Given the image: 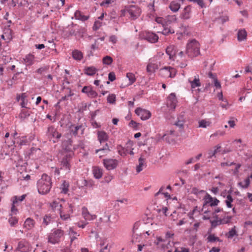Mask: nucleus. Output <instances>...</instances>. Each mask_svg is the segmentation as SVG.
Masks as SVG:
<instances>
[{
  "label": "nucleus",
  "instance_id": "nucleus-1",
  "mask_svg": "<svg viewBox=\"0 0 252 252\" xmlns=\"http://www.w3.org/2000/svg\"><path fill=\"white\" fill-rule=\"evenodd\" d=\"M38 191L40 194H45L49 192L51 188V179L46 174L42 175L37 183Z\"/></svg>",
  "mask_w": 252,
  "mask_h": 252
},
{
  "label": "nucleus",
  "instance_id": "nucleus-2",
  "mask_svg": "<svg viewBox=\"0 0 252 252\" xmlns=\"http://www.w3.org/2000/svg\"><path fill=\"white\" fill-rule=\"evenodd\" d=\"M186 54L189 57L193 58L200 54V44L195 39H192L187 45Z\"/></svg>",
  "mask_w": 252,
  "mask_h": 252
},
{
  "label": "nucleus",
  "instance_id": "nucleus-3",
  "mask_svg": "<svg viewBox=\"0 0 252 252\" xmlns=\"http://www.w3.org/2000/svg\"><path fill=\"white\" fill-rule=\"evenodd\" d=\"M64 232L61 229H57L53 230L48 238V241L52 244L59 243L61 238L63 236Z\"/></svg>",
  "mask_w": 252,
  "mask_h": 252
},
{
  "label": "nucleus",
  "instance_id": "nucleus-4",
  "mask_svg": "<svg viewBox=\"0 0 252 252\" xmlns=\"http://www.w3.org/2000/svg\"><path fill=\"white\" fill-rule=\"evenodd\" d=\"M127 12L130 16V18L132 20L137 19L141 14L140 8L136 5H131L126 6Z\"/></svg>",
  "mask_w": 252,
  "mask_h": 252
},
{
  "label": "nucleus",
  "instance_id": "nucleus-5",
  "mask_svg": "<svg viewBox=\"0 0 252 252\" xmlns=\"http://www.w3.org/2000/svg\"><path fill=\"white\" fill-rule=\"evenodd\" d=\"M71 159L70 155H67L62 159L61 164V169L64 170L66 173L70 171V161Z\"/></svg>",
  "mask_w": 252,
  "mask_h": 252
},
{
  "label": "nucleus",
  "instance_id": "nucleus-6",
  "mask_svg": "<svg viewBox=\"0 0 252 252\" xmlns=\"http://www.w3.org/2000/svg\"><path fill=\"white\" fill-rule=\"evenodd\" d=\"M135 112L137 116L140 117L142 120H148L151 117V113L149 111L141 108H137Z\"/></svg>",
  "mask_w": 252,
  "mask_h": 252
},
{
  "label": "nucleus",
  "instance_id": "nucleus-7",
  "mask_svg": "<svg viewBox=\"0 0 252 252\" xmlns=\"http://www.w3.org/2000/svg\"><path fill=\"white\" fill-rule=\"evenodd\" d=\"M103 161L104 166L108 170L115 169L118 164V160L116 159L107 158L104 159Z\"/></svg>",
  "mask_w": 252,
  "mask_h": 252
},
{
  "label": "nucleus",
  "instance_id": "nucleus-8",
  "mask_svg": "<svg viewBox=\"0 0 252 252\" xmlns=\"http://www.w3.org/2000/svg\"><path fill=\"white\" fill-rule=\"evenodd\" d=\"M47 135L50 138H56L59 139L61 138L62 134L59 133L53 126H50L48 128Z\"/></svg>",
  "mask_w": 252,
  "mask_h": 252
},
{
  "label": "nucleus",
  "instance_id": "nucleus-9",
  "mask_svg": "<svg viewBox=\"0 0 252 252\" xmlns=\"http://www.w3.org/2000/svg\"><path fill=\"white\" fill-rule=\"evenodd\" d=\"M82 92L86 94L88 96L91 98L96 97L97 95V93L91 86H84L82 89Z\"/></svg>",
  "mask_w": 252,
  "mask_h": 252
},
{
  "label": "nucleus",
  "instance_id": "nucleus-10",
  "mask_svg": "<svg viewBox=\"0 0 252 252\" xmlns=\"http://www.w3.org/2000/svg\"><path fill=\"white\" fill-rule=\"evenodd\" d=\"M144 38L150 42L156 43L158 41V37L155 33L148 32L144 35Z\"/></svg>",
  "mask_w": 252,
  "mask_h": 252
},
{
  "label": "nucleus",
  "instance_id": "nucleus-11",
  "mask_svg": "<svg viewBox=\"0 0 252 252\" xmlns=\"http://www.w3.org/2000/svg\"><path fill=\"white\" fill-rule=\"evenodd\" d=\"M17 250L21 252H28L29 251V247L26 241H21L19 242Z\"/></svg>",
  "mask_w": 252,
  "mask_h": 252
},
{
  "label": "nucleus",
  "instance_id": "nucleus-12",
  "mask_svg": "<svg viewBox=\"0 0 252 252\" xmlns=\"http://www.w3.org/2000/svg\"><path fill=\"white\" fill-rule=\"evenodd\" d=\"M161 73L164 74L170 77H173L175 73L173 75V73L175 72V69L171 67H165L160 70Z\"/></svg>",
  "mask_w": 252,
  "mask_h": 252
},
{
  "label": "nucleus",
  "instance_id": "nucleus-13",
  "mask_svg": "<svg viewBox=\"0 0 252 252\" xmlns=\"http://www.w3.org/2000/svg\"><path fill=\"white\" fill-rule=\"evenodd\" d=\"M82 213L84 218L86 220H91L94 219L96 218L95 215H91L88 211L87 208L83 207L82 209Z\"/></svg>",
  "mask_w": 252,
  "mask_h": 252
},
{
  "label": "nucleus",
  "instance_id": "nucleus-14",
  "mask_svg": "<svg viewBox=\"0 0 252 252\" xmlns=\"http://www.w3.org/2000/svg\"><path fill=\"white\" fill-rule=\"evenodd\" d=\"M108 226L111 227V223H116L118 220L119 217L117 213H113L107 216Z\"/></svg>",
  "mask_w": 252,
  "mask_h": 252
},
{
  "label": "nucleus",
  "instance_id": "nucleus-15",
  "mask_svg": "<svg viewBox=\"0 0 252 252\" xmlns=\"http://www.w3.org/2000/svg\"><path fill=\"white\" fill-rule=\"evenodd\" d=\"M138 163L139 164L138 165H137L136 168V172L137 173H139L140 172H141L143 170V167L146 166L145 159L143 158L142 156H141L139 158Z\"/></svg>",
  "mask_w": 252,
  "mask_h": 252
},
{
  "label": "nucleus",
  "instance_id": "nucleus-16",
  "mask_svg": "<svg viewBox=\"0 0 252 252\" xmlns=\"http://www.w3.org/2000/svg\"><path fill=\"white\" fill-rule=\"evenodd\" d=\"M93 173L96 179H100L103 175V170L98 166H94L93 168Z\"/></svg>",
  "mask_w": 252,
  "mask_h": 252
},
{
  "label": "nucleus",
  "instance_id": "nucleus-17",
  "mask_svg": "<svg viewBox=\"0 0 252 252\" xmlns=\"http://www.w3.org/2000/svg\"><path fill=\"white\" fill-rule=\"evenodd\" d=\"M98 140L100 143L106 142L108 139L107 133L104 131H98L97 132Z\"/></svg>",
  "mask_w": 252,
  "mask_h": 252
},
{
  "label": "nucleus",
  "instance_id": "nucleus-18",
  "mask_svg": "<svg viewBox=\"0 0 252 252\" xmlns=\"http://www.w3.org/2000/svg\"><path fill=\"white\" fill-rule=\"evenodd\" d=\"M74 17L76 19L81 20L82 21H85L87 20L90 17L89 15L86 16L83 15L82 13L79 10H77L75 11L74 13Z\"/></svg>",
  "mask_w": 252,
  "mask_h": 252
},
{
  "label": "nucleus",
  "instance_id": "nucleus-19",
  "mask_svg": "<svg viewBox=\"0 0 252 252\" xmlns=\"http://www.w3.org/2000/svg\"><path fill=\"white\" fill-rule=\"evenodd\" d=\"M191 12V7L188 5L185 7L184 11L182 14V18L184 19L187 20L190 18V14Z\"/></svg>",
  "mask_w": 252,
  "mask_h": 252
},
{
  "label": "nucleus",
  "instance_id": "nucleus-20",
  "mask_svg": "<svg viewBox=\"0 0 252 252\" xmlns=\"http://www.w3.org/2000/svg\"><path fill=\"white\" fill-rule=\"evenodd\" d=\"M34 221L33 220L29 218L25 220L24 227L28 230H30L34 227Z\"/></svg>",
  "mask_w": 252,
  "mask_h": 252
},
{
  "label": "nucleus",
  "instance_id": "nucleus-21",
  "mask_svg": "<svg viewBox=\"0 0 252 252\" xmlns=\"http://www.w3.org/2000/svg\"><path fill=\"white\" fill-rule=\"evenodd\" d=\"M181 4L177 1H171L169 6L170 10L174 12H177L179 10Z\"/></svg>",
  "mask_w": 252,
  "mask_h": 252
},
{
  "label": "nucleus",
  "instance_id": "nucleus-22",
  "mask_svg": "<svg viewBox=\"0 0 252 252\" xmlns=\"http://www.w3.org/2000/svg\"><path fill=\"white\" fill-rule=\"evenodd\" d=\"M247 32L245 29L240 30L237 33V39L239 41H242L246 39Z\"/></svg>",
  "mask_w": 252,
  "mask_h": 252
},
{
  "label": "nucleus",
  "instance_id": "nucleus-23",
  "mask_svg": "<svg viewBox=\"0 0 252 252\" xmlns=\"http://www.w3.org/2000/svg\"><path fill=\"white\" fill-rule=\"evenodd\" d=\"M97 69L94 66L87 67L84 69L85 74L89 76H93L94 75Z\"/></svg>",
  "mask_w": 252,
  "mask_h": 252
},
{
  "label": "nucleus",
  "instance_id": "nucleus-24",
  "mask_svg": "<svg viewBox=\"0 0 252 252\" xmlns=\"http://www.w3.org/2000/svg\"><path fill=\"white\" fill-rule=\"evenodd\" d=\"M84 129H85V128L83 126L79 125V126H75L74 129L72 128L71 131L72 133L74 136H76L78 134V131L79 130L81 131V134H83L84 133Z\"/></svg>",
  "mask_w": 252,
  "mask_h": 252
},
{
  "label": "nucleus",
  "instance_id": "nucleus-25",
  "mask_svg": "<svg viewBox=\"0 0 252 252\" xmlns=\"http://www.w3.org/2000/svg\"><path fill=\"white\" fill-rule=\"evenodd\" d=\"M73 58L75 60L80 61L83 58L82 53L77 50H75L72 52Z\"/></svg>",
  "mask_w": 252,
  "mask_h": 252
},
{
  "label": "nucleus",
  "instance_id": "nucleus-26",
  "mask_svg": "<svg viewBox=\"0 0 252 252\" xmlns=\"http://www.w3.org/2000/svg\"><path fill=\"white\" fill-rule=\"evenodd\" d=\"M189 82L192 88H195L196 87H199L201 86L198 75L195 76L193 80H189Z\"/></svg>",
  "mask_w": 252,
  "mask_h": 252
},
{
  "label": "nucleus",
  "instance_id": "nucleus-27",
  "mask_svg": "<svg viewBox=\"0 0 252 252\" xmlns=\"http://www.w3.org/2000/svg\"><path fill=\"white\" fill-rule=\"evenodd\" d=\"M166 53L169 56V58L172 59L175 56L176 54L174 46H170L167 47L166 49Z\"/></svg>",
  "mask_w": 252,
  "mask_h": 252
},
{
  "label": "nucleus",
  "instance_id": "nucleus-28",
  "mask_svg": "<svg viewBox=\"0 0 252 252\" xmlns=\"http://www.w3.org/2000/svg\"><path fill=\"white\" fill-rule=\"evenodd\" d=\"M34 56L32 54H28L24 59V61L27 65H31L33 63Z\"/></svg>",
  "mask_w": 252,
  "mask_h": 252
},
{
  "label": "nucleus",
  "instance_id": "nucleus-29",
  "mask_svg": "<svg viewBox=\"0 0 252 252\" xmlns=\"http://www.w3.org/2000/svg\"><path fill=\"white\" fill-rule=\"evenodd\" d=\"M111 150L109 149L108 144L106 143L102 148L96 150L95 153L97 154L99 152H104V154H107Z\"/></svg>",
  "mask_w": 252,
  "mask_h": 252
},
{
  "label": "nucleus",
  "instance_id": "nucleus-30",
  "mask_svg": "<svg viewBox=\"0 0 252 252\" xmlns=\"http://www.w3.org/2000/svg\"><path fill=\"white\" fill-rule=\"evenodd\" d=\"M236 227L234 226L229 232L226 233L225 236L228 238H232L234 236L237 235V232L235 229Z\"/></svg>",
  "mask_w": 252,
  "mask_h": 252
},
{
  "label": "nucleus",
  "instance_id": "nucleus-31",
  "mask_svg": "<svg viewBox=\"0 0 252 252\" xmlns=\"http://www.w3.org/2000/svg\"><path fill=\"white\" fill-rule=\"evenodd\" d=\"M232 219L231 216H226L225 215L220 220V224H226L230 222Z\"/></svg>",
  "mask_w": 252,
  "mask_h": 252
},
{
  "label": "nucleus",
  "instance_id": "nucleus-32",
  "mask_svg": "<svg viewBox=\"0 0 252 252\" xmlns=\"http://www.w3.org/2000/svg\"><path fill=\"white\" fill-rule=\"evenodd\" d=\"M69 234L71 237V243H72L74 240L77 239V236H79V234H78L77 232L74 231L72 228H69Z\"/></svg>",
  "mask_w": 252,
  "mask_h": 252
},
{
  "label": "nucleus",
  "instance_id": "nucleus-33",
  "mask_svg": "<svg viewBox=\"0 0 252 252\" xmlns=\"http://www.w3.org/2000/svg\"><path fill=\"white\" fill-rule=\"evenodd\" d=\"M204 204L203 206H204L206 205L211 204L213 200V198L209 195L208 193H206V195L204 196Z\"/></svg>",
  "mask_w": 252,
  "mask_h": 252
},
{
  "label": "nucleus",
  "instance_id": "nucleus-34",
  "mask_svg": "<svg viewBox=\"0 0 252 252\" xmlns=\"http://www.w3.org/2000/svg\"><path fill=\"white\" fill-rule=\"evenodd\" d=\"M233 199L230 194H228L226 196V200L225 201L226 206L228 208H231L232 205L231 203L233 202Z\"/></svg>",
  "mask_w": 252,
  "mask_h": 252
},
{
  "label": "nucleus",
  "instance_id": "nucleus-35",
  "mask_svg": "<svg viewBox=\"0 0 252 252\" xmlns=\"http://www.w3.org/2000/svg\"><path fill=\"white\" fill-rule=\"evenodd\" d=\"M210 123L209 121H207L205 120H201L199 122V127L206 128L209 126Z\"/></svg>",
  "mask_w": 252,
  "mask_h": 252
},
{
  "label": "nucleus",
  "instance_id": "nucleus-36",
  "mask_svg": "<svg viewBox=\"0 0 252 252\" xmlns=\"http://www.w3.org/2000/svg\"><path fill=\"white\" fill-rule=\"evenodd\" d=\"M126 77L128 78L129 81V85H131L136 80L134 74L132 73H130V72L127 73L126 74Z\"/></svg>",
  "mask_w": 252,
  "mask_h": 252
},
{
  "label": "nucleus",
  "instance_id": "nucleus-37",
  "mask_svg": "<svg viewBox=\"0 0 252 252\" xmlns=\"http://www.w3.org/2000/svg\"><path fill=\"white\" fill-rule=\"evenodd\" d=\"M113 62L112 58L108 56L104 57L103 59V63L105 64L110 65Z\"/></svg>",
  "mask_w": 252,
  "mask_h": 252
},
{
  "label": "nucleus",
  "instance_id": "nucleus-38",
  "mask_svg": "<svg viewBox=\"0 0 252 252\" xmlns=\"http://www.w3.org/2000/svg\"><path fill=\"white\" fill-rule=\"evenodd\" d=\"M107 102L111 104H114L116 101V95L114 94H109L107 98Z\"/></svg>",
  "mask_w": 252,
  "mask_h": 252
},
{
  "label": "nucleus",
  "instance_id": "nucleus-39",
  "mask_svg": "<svg viewBox=\"0 0 252 252\" xmlns=\"http://www.w3.org/2000/svg\"><path fill=\"white\" fill-rule=\"evenodd\" d=\"M68 184L65 181H63V183L62 185V192L63 193H66L68 190Z\"/></svg>",
  "mask_w": 252,
  "mask_h": 252
},
{
  "label": "nucleus",
  "instance_id": "nucleus-40",
  "mask_svg": "<svg viewBox=\"0 0 252 252\" xmlns=\"http://www.w3.org/2000/svg\"><path fill=\"white\" fill-rule=\"evenodd\" d=\"M100 246L102 248L99 252H110V247H108V244H107L106 245H105L104 243H101Z\"/></svg>",
  "mask_w": 252,
  "mask_h": 252
},
{
  "label": "nucleus",
  "instance_id": "nucleus-41",
  "mask_svg": "<svg viewBox=\"0 0 252 252\" xmlns=\"http://www.w3.org/2000/svg\"><path fill=\"white\" fill-rule=\"evenodd\" d=\"M208 241L209 242H214L215 241H220L219 237H216L214 235H209L207 238Z\"/></svg>",
  "mask_w": 252,
  "mask_h": 252
},
{
  "label": "nucleus",
  "instance_id": "nucleus-42",
  "mask_svg": "<svg viewBox=\"0 0 252 252\" xmlns=\"http://www.w3.org/2000/svg\"><path fill=\"white\" fill-rule=\"evenodd\" d=\"M51 220V216L48 215H46L43 218V224L45 225H48Z\"/></svg>",
  "mask_w": 252,
  "mask_h": 252
},
{
  "label": "nucleus",
  "instance_id": "nucleus-43",
  "mask_svg": "<svg viewBox=\"0 0 252 252\" xmlns=\"http://www.w3.org/2000/svg\"><path fill=\"white\" fill-rule=\"evenodd\" d=\"M8 222L11 226H13L17 223L18 219L16 217H11L9 219Z\"/></svg>",
  "mask_w": 252,
  "mask_h": 252
},
{
  "label": "nucleus",
  "instance_id": "nucleus-44",
  "mask_svg": "<svg viewBox=\"0 0 252 252\" xmlns=\"http://www.w3.org/2000/svg\"><path fill=\"white\" fill-rule=\"evenodd\" d=\"M245 185H243L242 182H239L238 183V185L241 187L242 188L246 189L248 188L250 184V180L249 177L245 180Z\"/></svg>",
  "mask_w": 252,
  "mask_h": 252
},
{
  "label": "nucleus",
  "instance_id": "nucleus-45",
  "mask_svg": "<svg viewBox=\"0 0 252 252\" xmlns=\"http://www.w3.org/2000/svg\"><path fill=\"white\" fill-rule=\"evenodd\" d=\"M177 101H172L167 100V107L171 109H174L176 107Z\"/></svg>",
  "mask_w": 252,
  "mask_h": 252
},
{
  "label": "nucleus",
  "instance_id": "nucleus-46",
  "mask_svg": "<svg viewBox=\"0 0 252 252\" xmlns=\"http://www.w3.org/2000/svg\"><path fill=\"white\" fill-rule=\"evenodd\" d=\"M174 30L173 29H171L170 28H164L162 32V33L163 34V35H167L169 33H174Z\"/></svg>",
  "mask_w": 252,
  "mask_h": 252
},
{
  "label": "nucleus",
  "instance_id": "nucleus-47",
  "mask_svg": "<svg viewBox=\"0 0 252 252\" xmlns=\"http://www.w3.org/2000/svg\"><path fill=\"white\" fill-rule=\"evenodd\" d=\"M174 125L178 126L180 130H182L184 127V122L182 120H178L174 123Z\"/></svg>",
  "mask_w": 252,
  "mask_h": 252
},
{
  "label": "nucleus",
  "instance_id": "nucleus-48",
  "mask_svg": "<svg viewBox=\"0 0 252 252\" xmlns=\"http://www.w3.org/2000/svg\"><path fill=\"white\" fill-rule=\"evenodd\" d=\"M118 152L121 156H125L126 155L127 150H125L123 147L119 146L118 147Z\"/></svg>",
  "mask_w": 252,
  "mask_h": 252
},
{
  "label": "nucleus",
  "instance_id": "nucleus-49",
  "mask_svg": "<svg viewBox=\"0 0 252 252\" xmlns=\"http://www.w3.org/2000/svg\"><path fill=\"white\" fill-rule=\"evenodd\" d=\"M218 20L220 21V23L221 24H224L225 22L228 21L229 20V18L227 16H222L218 18Z\"/></svg>",
  "mask_w": 252,
  "mask_h": 252
},
{
  "label": "nucleus",
  "instance_id": "nucleus-50",
  "mask_svg": "<svg viewBox=\"0 0 252 252\" xmlns=\"http://www.w3.org/2000/svg\"><path fill=\"white\" fill-rule=\"evenodd\" d=\"M139 124L136 123V122L134 121L133 120H131L130 122L129 123V126L130 127H132L133 128L136 129H137L138 126H139Z\"/></svg>",
  "mask_w": 252,
  "mask_h": 252
},
{
  "label": "nucleus",
  "instance_id": "nucleus-51",
  "mask_svg": "<svg viewBox=\"0 0 252 252\" xmlns=\"http://www.w3.org/2000/svg\"><path fill=\"white\" fill-rule=\"evenodd\" d=\"M101 26V23L99 21H96L93 26V29L94 31H97Z\"/></svg>",
  "mask_w": 252,
  "mask_h": 252
},
{
  "label": "nucleus",
  "instance_id": "nucleus-52",
  "mask_svg": "<svg viewBox=\"0 0 252 252\" xmlns=\"http://www.w3.org/2000/svg\"><path fill=\"white\" fill-rule=\"evenodd\" d=\"M15 199H16L15 200L13 201V203L11 209V211L14 214H16V212L17 211V209L15 208L14 205L15 203L18 202V200H17V197H15Z\"/></svg>",
  "mask_w": 252,
  "mask_h": 252
},
{
  "label": "nucleus",
  "instance_id": "nucleus-53",
  "mask_svg": "<svg viewBox=\"0 0 252 252\" xmlns=\"http://www.w3.org/2000/svg\"><path fill=\"white\" fill-rule=\"evenodd\" d=\"M146 69L148 72H153L154 71V65L152 64H148Z\"/></svg>",
  "mask_w": 252,
  "mask_h": 252
},
{
  "label": "nucleus",
  "instance_id": "nucleus-54",
  "mask_svg": "<svg viewBox=\"0 0 252 252\" xmlns=\"http://www.w3.org/2000/svg\"><path fill=\"white\" fill-rule=\"evenodd\" d=\"M108 79L111 82L114 81L116 79L115 73L113 72H110L108 74Z\"/></svg>",
  "mask_w": 252,
  "mask_h": 252
},
{
  "label": "nucleus",
  "instance_id": "nucleus-55",
  "mask_svg": "<svg viewBox=\"0 0 252 252\" xmlns=\"http://www.w3.org/2000/svg\"><path fill=\"white\" fill-rule=\"evenodd\" d=\"M220 148V146H219V147H218L217 148V149H215V150L210 151V152H209V153H208V154H209V157L210 158H211L212 157L214 156L215 155L216 153L217 152L219 148Z\"/></svg>",
  "mask_w": 252,
  "mask_h": 252
},
{
  "label": "nucleus",
  "instance_id": "nucleus-56",
  "mask_svg": "<svg viewBox=\"0 0 252 252\" xmlns=\"http://www.w3.org/2000/svg\"><path fill=\"white\" fill-rule=\"evenodd\" d=\"M168 100L177 101V99L175 94L173 93L171 94L168 97Z\"/></svg>",
  "mask_w": 252,
  "mask_h": 252
},
{
  "label": "nucleus",
  "instance_id": "nucleus-57",
  "mask_svg": "<svg viewBox=\"0 0 252 252\" xmlns=\"http://www.w3.org/2000/svg\"><path fill=\"white\" fill-rule=\"evenodd\" d=\"M219 202L220 201L218 199L216 198H213V200L212 202H211V204H210V206L211 207L217 206Z\"/></svg>",
  "mask_w": 252,
  "mask_h": 252
},
{
  "label": "nucleus",
  "instance_id": "nucleus-58",
  "mask_svg": "<svg viewBox=\"0 0 252 252\" xmlns=\"http://www.w3.org/2000/svg\"><path fill=\"white\" fill-rule=\"evenodd\" d=\"M29 115H30L29 112L28 111H23L20 114V116L22 118H25L29 116Z\"/></svg>",
  "mask_w": 252,
  "mask_h": 252
},
{
  "label": "nucleus",
  "instance_id": "nucleus-59",
  "mask_svg": "<svg viewBox=\"0 0 252 252\" xmlns=\"http://www.w3.org/2000/svg\"><path fill=\"white\" fill-rule=\"evenodd\" d=\"M214 86L216 87V88L220 89L221 88V84L220 82L218 81L217 78H215L214 80Z\"/></svg>",
  "mask_w": 252,
  "mask_h": 252
},
{
  "label": "nucleus",
  "instance_id": "nucleus-60",
  "mask_svg": "<svg viewBox=\"0 0 252 252\" xmlns=\"http://www.w3.org/2000/svg\"><path fill=\"white\" fill-rule=\"evenodd\" d=\"M220 220H212V221H211V226L212 227H216L217 225L220 224Z\"/></svg>",
  "mask_w": 252,
  "mask_h": 252
},
{
  "label": "nucleus",
  "instance_id": "nucleus-61",
  "mask_svg": "<svg viewBox=\"0 0 252 252\" xmlns=\"http://www.w3.org/2000/svg\"><path fill=\"white\" fill-rule=\"evenodd\" d=\"M235 164H236L234 162H231L230 163L229 162H226L221 163L220 165L222 167H224V166H231L232 165H235Z\"/></svg>",
  "mask_w": 252,
  "mask_h": 252
},
{
  "label": "nucleus",
  "instance_id": "nucleus-62",
  "mask_svg": "<svg viewBox=\"0 0 252 252\" xmlns=\"http://www.w3.org/2000/svg\"><path fill=\"white\" fill-rule=\"evenodd\" d=\"M204 192V191L203 190L199 191L198 189L196 188H192V191H191V192L195 194H197L199 192Z\"/></svg>",
  "mask_w": 252,
  "mask_h": 252
},
{
  "label": "nucleus",
  "instance_id": "nucleus-63",
  "mask_svg": "<svg viewBox=\"0 0 252 252\" xmlns=\"http://www.w3.org/2000/svg\"><path fill=\"white\" fill-rule=\"evenodd\" d=\"M241 164L240 163H238L236 164V167L234 170L233 173L234 174H236L239 172V169L241 167Z\"/></svg>",
  "mask_w": 252,
  "mask_h": 252
},
{
  "label": "nucleus",
  "instance_id": "nucleus-64",
  "mask_svg": "<svg viewBox=\"0 0 252 252\" xmlns=\"http://www.w3.org/2000/svg\"><path fill=\"white\" fill-rule=\"evenodd\" d=\"M195 3H197L202 8L205 7V4L203 0H197Z\"/></svg>",
  "mask_w": 252,
  "mask_h": 252
}]
</instances>
